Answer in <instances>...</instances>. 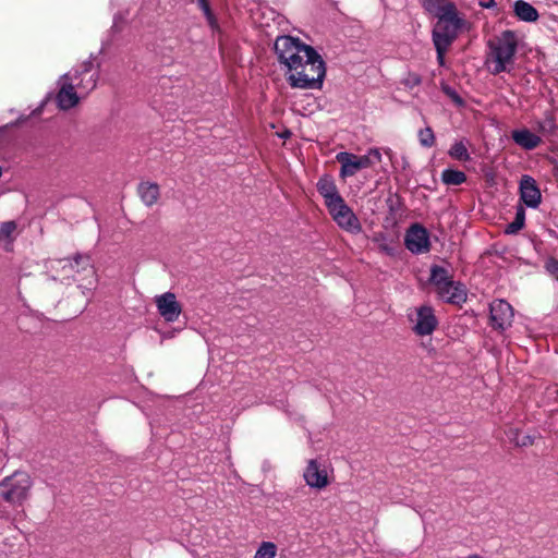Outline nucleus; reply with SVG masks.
<instances>
[{
  "label": "nucleus",
  "mask_w": 558,
  "mask_h": 558,
  "mask_svg": "<svg viewBox=\"0 0 558 558\" xmlns=\"http://www.w3.org/2000/svg\"><path fill=\"white\" fill-rule=\"evenodd\" d=\"M317 191L324 198L325 206H328L342 197L335 181L330 177H323L318 180Z\"/></svg>",
  "instance_id": "obj_15"
},
{
  "label": "nucleus",
  "mask_w": 558,
  "mask_h": 558,
  "mask_svg": "<svg viewBox=\"0 0 558 558\" xmlns=\"http://www.w3.org/2000/svg\"><path fill=\"white\" fill-rule=\"evenodd\" d=\"M336 160L341 165L340 177L345 179L379 162L381 160V154L377 148L369 149L367 154L363 156H357L349 151H340L336 155Z\"/></svg>",
  "instance_id": "obj_7"
},
{
  "label": "nucleus",
  "mask_w": 558,
  "mask_h": 558,
  "mask_svg": "<svg viewBox=\"0 0 558 558\" xmlns=\"http://www.w3.org/2000/svg\"><path fill=\"white\" fill-rule=\"evenodd\" d=\"M517 444H518V445H523V446H524V445H526V441H524V440H522V441L517 440Z\"/></svg>",
  "instance_id": "obj_33"
},
{
  "label": "nucleus",
  "mask_w": 558,
  "mask_h": 558,
  "mask_svg": "<svg viewBox=\"0 0 558 558\" xmlns=\"http://www.w3.org/2000/svg\"><path fill=\"white\" fill-rule=\"evenodd\" d=\"M83 264V270L86 271V275H87V278H88V282L86 284V289L87 290H93L96 286V277H95V270L94 268L89 265V259L87 257H76L74 259V264L76 266H78L80 264Z\"/></svg>",
  "instance_id": "obj_20"
},
{
  "label": "nucleus",
  "mask_w": 558,
  "mask_h": 558,
  "mask_svg": "<svg viewBox=\"0 0 558 558\" xmlns=\"http://www.w3.org/2000/svg\"><path fill=\"white\" fill-rule=\"evenodd\" d=\"M442 89L454 102H457L458 105L462 104V99L451 87L444 86Z\"/></svg>",
  "instance_id": "obj_29"
},
{
  "label": "nucleus",
  "mask_w": 558,
  "mask_h": 558,
  "mask_svg": "<svg viewBox=\"0 0 558 558\" xmlns=\"http://www.w3.org/2000/svg\"><path fill=\"white\" fill-rule=\"evenodd\" d=\"M513 310L511 305L504 300H496L490 304V319L494 327L505 330L511 326Z\"/></svg>",
  "instance_id": "obj_13"
},
{
  "label": "nucleus",
  "mask_w": 558,
  "mask_h": 558,
  "mask_svg": "<svg viewBox=\"0 0 558 558\" xmlns=\"http://www.w3.org/2000/svg\"><path fill=\"white\" fill-rule=\"evenodd\" d=\"M138 194L142 202L150 207L155 205L160 196L159 186L153 182H143L138 185Z\"/></svg>",
  "instance_id": "obj_17"
},
{
  "label": "nucleus",
  "mask_w": 558,
  "mask_h": 558,
  "mask_svg": "<svg viewBox=\"0 0 558 558\" xmlns=\"http://www.w3.org/2000/svg\"><path fill=\"white\" fill-rule=\"evenodd\" d=\"M433 43H434L436 51H437L438 63H439V65H444L445 64V53L451 44L442 43L439 40H433Z\"/></svg>",
  "instance_id": "obj_26"
},
{
  "label": "nucleus",
  "mask_w": 558,
  "mask_h": 558,
  "mask_svg": "<svg viewBox=\"0 0 558 558\" xmlns=\"http://www.w3.org/2000/svg\"><path fill=\"white\" fill-rule=\"evenodd\" d=\"M96 77L89 69L82 73L78 71L69 72L58 81L59 92L56 100L61 110H69L75 107L82 98L96 87Z\"/></svg>",
  "instance_id": "obj_3"
},
{
  "label": "nucleus",
  "mask_w": 558,
  "mask_h": 558,
  "mask_svg": "<svg viewBox=\"0 0 558 558\" xmlns=\"http://www.w3.org/2000/svg\"><path fill=\"white\" fill-rule=\"evenodd\" d=\"M275 52L292 88L319 89L326 75L320 54L299 38L280 36L275 41Z\"/></svg>",
  "instance_id": "obj_1"
},
{
  "label": "nucleus",
  "mask_w": 558,
  "mask_h": 558,
  "mask_svg": "<svg viewBox=\"0 0 558 558\" xmlns=\"http://www.w3.org/2000/svg\"><path fill=\"white\" fill-rule=\"evenodd\" d=\"M495 5V1L490 0L488 3L485 4L486 8H490Z\"/></svg>",
  "instance_id": "obj_31"
},
{
  "label": "nucleus",
  "mask_w": 558,
  "mask_h": 558,
  "mask_svg": "<svg viewBox=\"0 0 558 558\" xmlns=\"http://www.w3.org/2000/svg\"><path fill=\"white\" fill-rule=\"evenodd\" d=\"M413 330L420 336L430 335L437 327V318L429 306H421L415 310V316L412 318Z\"/></svg>",
  "instance_id": "obj_12"
},
{
  "label": "nucleus",
  "mask_w": 558,
  "mask_h": 558,
  "mask_svg": "<svg viewBox=\"0 0 558 558\" xmlns=\"http://www.w3.org/2000/svg\"><path fill=\"white\" fill-rule=\"evenodd\" d=\"M171 337H173V335H172V333H163V335H162V338H163V339H165V338H171Z\"/></svg>",
  "instance_id": "obj_32"
},
{
  "label": "nucleus",
  "mask_w": 558,
  "mask_h": 558,
  "mask_svg": "<svg viewBox=\"0 0 558 558\" xmlns=\"http://www.w3.org/2000/svg\"><path fill=\"white\" fill-rule=\"evenodd\" d=\"M34 485L25 471H15L0 481V499L13 507H22L31 496Z\"/></svg>",
  "instance_id": "obj_5"
},
{
  "label": "nucleus",
  "mask_w": 558,
  "mask_h": 558,
  "mask_svg": "<svg viewBox=\"0 0 558 558\" xmlns=\"http://www.w3.org/2000/svg\"><path fill=\"white\" fill-rule=\"evenodd\" d=\"M277 551L278 548L275 543L262 542L258 548L256 549L254 558H276Z\"/></svg>",
  "instance_id": "obj_21"
},
{
  "label": "nucleus",
  "mask_w": 558,
  "mask_h": 558,
  "mask_svg": "<svg viewBox=\"0 0 558 558\" xmlns=\"http://www.w3.org/2000/svg\"><path fill=\"white\" fill-rule=\"evenodd\" d=\"M154 303L156 305L158 314L167 323L177 322L183 311V306L178 301L177 295L170 291L157 294L154 298Z\"/></svg>",
  "instance_id": "obj_10"
},
{
  "label": "nucleus",
  "mask_w": 558,
  "mask_h": 558,
  "mask_svg": "<svg viewBox=\"0 0 558 558\" xmlns=\"http://www.w3.org/2000/svg\"><path fill=\"white\" fill-rule=\"evenodd\" d=\"M545 268L558 281V260L555 258H549L545 263Z\"/></svg>",
  "instance_id": "obj_28"
},
{
  "label": "nucleus",
  "mask_w": 558,
  "mask_h": 558,
  "mask_svg": "<svg viewBox=\"0 0 558 558\" xmlns=\"http://www.w3.org/2000/svg\"><path fill=\"white\" fill-rule=\"evenodd\" d=\"M517 46V36L511 31H505L489 40V53L486 59L488 70L493 74L509 72L514 62Z\"/></svg>",
  "instance_id": "obj_4"
},
{
  "label": "nucleus",
  "mask_w": 558,
  "mask_h": 558,
  "mask_svg": "<svg viewBox=\"0 0 558 558\" xmlns=\"http://www.w3.org/2000/svg\"><path fill=\"white\" fill-rule=\"evenodd\" d=\"M449 155L460 161H466L470 159L468 149L462 142L454 143L449 149Z\"/></svg>",
  "instance_id": "obj_22"
},
{
  "label": "nucleus",
  "mask_w": 558,
  "mask_h": 558,
  "mask_svg": "<svg viewBox=\"0 0 558 558\" xmlns=\"http://www.w3.org/2000/svg\"><path fill=\"white\" fill-rule=\"evenodd\" d=\"M326 208L340 229L353 234L362 231V225L357 216L352 208L349 207L343 197L326 206Z\"/></svg>",
  "instance_id": "obj_9"
},
{
  "label": "nucleus",
  "mask_w": 558,
  "mask_h": 558,
  "mask_svg": "<svg viewBox=\"0 0 558 558\" xmlns=\"http://www.w3.org/2000/svg\"><path fill=\"white\" fill-rule=\"evenodd\" d=\"M430 281L436 286L437 292L444 301L461 304L466 300L464 287L450 280L446 269L434 266L430 270Z\"/></svg>",
  "instance_id": "obj_6"
},
{
  "label": "nucleus",
  "mask_w": 558,
  "mask_h": 558,
  "mask_svg": "<svg viewBox=\"0 0 558 558\" xmlns=\"http://www.w3.org/2000/svg\"><path fill=\"white\" fill-rule=\"evenodd\" d=\"M405 245L414 254H423L429 251V235L421 225H413L405 234Z\"/></svg>",
  "instance_id": "obj_11"
},
{
  "label": "nucleus",
  "mask_w": 558,
  "mask_h": 558,
  "mask_svg": "<svg viewBox=\"0 0 558 558\" xmlns=\"http://www.w3.org/2000/svg\"><path fill=\"white\" fill-rule=\"evenodd\" d=\"M418 140L421 145L432 147L435 143L434 132L430 128H425L418 132Z\"/></svg>",
  "instance_id": "obj_25"
},
{
  "label": "nucleus",
  "mask_w": 558,
  "mask_h": 558,
  "mask_svg": "<svg viewBox=\"0 0 558 558\" xmlns=\"http://www.w3.org/2000/svg\"><path fill=\"white\" fill-rule=\"evenodd\" d=\"M525 214L523 208H519L515 215V219L513 222L508 225L506 228V232L511 234L518 232L520 229H522L524 225Z\"/></svg>",
  "instance_id": "obj_24"
},
{
  "label": "nucleus",
  "mask_w": 558,
  "mask_h": 558,
  "mask_svg": "<svg viewBox=\"0 0 558 558\" xmlns=\"http://www.w3.org/2000/svg\"><path fill=\"white\" fill-rule=\"evenodd\" d=\"M514 12L520 20L525 22H534L538 17V13L534 7L522 0L514 3Z\"/></svg>",
  "instance_id": "obj_18"
},
{
  "label": "nucleus",
  "mask_w": 558,
  "mask_h": 558,
  "mask_svg": "<svg viewBox=\"0 0 558 558\" xmlns=\"http://www.w3.org/2000/svg\"><path fill=\"white\" fill-rule=\"evenodd\" d=\"M423 5L432 16L437 19L433 29V40L452 44L461 33L468 32L471 27L470 22L449 0H425Z\"/></svg>",
  "instance_id": "obj_2"
},
{
  "label": "nucleus",
  "mask_w": 558,
  "mask_h": 558,
  "mask_svg": "<svg viewBox=\"0 0 558 558\" xmlns=\"http://www.w3.org/2000/svg\"><path fill=\"white\" fill-rule=\"evenodd\" d=\"M16 228L17 226L14 221H7L2 223L0 227V240H7L9 243L12 242Z\"/></svg>",
  "instance_id": "obj_23"
},
{
  "label": "nucleus",
  "mask_w": 558,
  "mask_h": 558,
  "mask_svg": "<svg viewBox=\"0 0 558 558\" xmlns=\"http://www.w3.org/2000/svg\"><path fill=\"white\" fill-rule=\"evenodd\" d=\"M521 199L529 207L535 208L541 203V192L533 178L524 175L520 182Z\"/></svg>",
  "instance_id": "obj_14"
},
{
  "label": "nucleus",
  "mask_w": 558,
  "mask_h": 558,
  "mask_svg": "<svg viewBox=\"0 0 558 558\" xmlns=\"http://www.w3.org/2000/svg\"><path fill=\"white\" fill-rule=\"evenodd\" d=\"M512 138L515 144L524 149H533L541 143V137L527 129L514 130Z\"/></svg>",
  "instance_id": "obj_16"
},
{
  "label": "nucleus",
  "mask_w": 558,
  "mask_h": 558,
  "mask_svg": "<svg viewBox=\"0 0 558 558\" xmlns=\"http://www.w3.org/2000/svg\"><path fill=\"white\" fill-rule=\"evenodd\" d=\"M196 1L198 3V7L201 8V10L204 12L208 23L210 24L211 27H214L216 22H215L214 15L210 11L207 0H196Z\"/></svg>",
  "instance_id": "obj_27"
},
{
  "label": "nucleus",
  "mask_w": 558,
  "mask_h": 558,
  "mask_svg": "<svg viewBox=\"0 0 558 558\" xmlns=\"http://www.w3.org/2000/svg\"><path fill=\"white\" fill-rule=\"evenodd\" d=\"M306 486L316 490H324L333 481V468L327 461L308 459L302 472Z\"/></svg>",
  "instance_id": "obj_8"
},
{
  "label": "nucleus",
  "mask_w": 558,
  "mask_h": 558,
  "mask_svg": "<svg viewBox=\"0 0 558 558\" xmlns=\"http://www.w3.org/2000/svg\"><path fill=\"white\" fill-rule=\"evenodd\" d=\"M466 558H484V557L481 555H477V554H473V555L468 556Z\"/></svg>",
  "instance_id": "obj_30"
},
{
  "label": "nucleus",
  "mask_w": 558,
  "mask_h": 558,
  "mask_svg": "<svg viewBox=\"0 0 558 558\" xmlns=\"http://www.w3.org/2000/svg\"><path fill=\"white\" fill-rule=\"evenodd\" d=\"M441 179L448 185H460L466 180V175L459 170L447 169L442 172Z\"/></svg>",
  "instance_id": "obj_19"
}]
</instances>
